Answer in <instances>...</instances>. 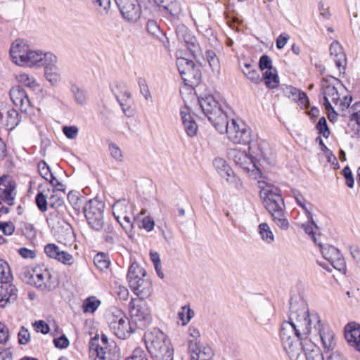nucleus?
Segmentation results:
<instances>
[{
	"label": "nucleus",
	"mask_w": 360,
	"mask_h": 360,
	"mask_svg": "<svg viewBox=\"0 0 360 360\" xmlns=\"http://www.w3.org/2000/svg\"><path fill=\"white\" fill-rule=\"evenodd\" d=\"M70 91L76 104L83 106L87 103L89 96L85 89L75 83H72L70 86Z\"/></svg>",
	"instance_id": "nucleus-28"
},
{
	"label": "nucleus",
	"mask_w": 360,
	"mask_h": 360,
	"mask_svg": "<svg viewBox=\"0 0 360 360\" xmlns=\"http://www.w3.org/2000/svg\"><path fill=\"white\" fill-rule=\"evenodd\" d=\"M207 62L213 70H219V61L215 53L212 50H207L205 53Z\"/></svg>",
	"instance_id": "nucleus-45"
},
{
	"label": "nucleus",
	"mask_w": 360,
	"mask_h": 360,
	"mask_svg": "<svg viewBox=\"0 0 360 360\" xmlns=\"http://www.w3.org/2000/svg\"><path fill=\"white\" fill-rule=\"evenodd\" d=\"M110 329L118 338L125 340L134 333L129 319L122 313L114 316L110 322Z\"/></svg>",
	"instance_id": "nucleus-12"
},
{
	"label": "nucleus",
	"mask_w": 360,
	"mask_h": 360,
	"mask_svg": "<svg viewBox=\"0 0 360 360\" xmlns=\"http://www.w3.org/2000/svg\"><path fill=\"white\" fill-rule=\"evenodd\" d=\"M16 78L20 83L31 89H34L39 86V84L34 78L26 73L20 72L17 75Z\"/></svg>",
	"instance_id": "nucleus-38"
},
{
	"label": "nucleus",
	"mask_w": 360,
	"mask_h": 360,
	"mask_svg": "<svg viewBox=\"0 0 360 360\" xmlns=\"http://www.w3.org/2000/svg\"><path fill=\"white\" fill-rule=\"evenodd\" d=\"M316 333L325 349L333 350L335 345V334L333 330L328 326L321 323V319L319 322L312 323V330Z\"/></svg>",
	"instance_id": "nucleus-15"
},
{
	"label": "nucleus",
	"mask_w": 360,
	"mask_h": 360,
	"mask_svg": "<svg viewBox=\"0 0 360 360\" xmlns=\"http://www.w3.org/2000/svg\"><path fill=\"white\" fill-rule=\"evenodd\" d=\"M56 62L57 58L54 54L50 52H42L41 66H44V69H46V67L52 68V66H56Z\"/></svg>",
	"instance_id": "nucleus-44"
},
{
	"label": "nucleus",
	"mask_w": 360,
	"mask_h": 360,
	"mask_svg": "<svg viewBox=\"0 0 360 360\" xmlns=\"http://www.w3.org/2000/svg\"><path fill=\"white\" fill-rule=\"evenodd\" d=\"M259 233L261 238L268 244H271L274 240V236L270 230L266 223H262L258 226Z\"/></svg>",
	"instance_id": "nucleus-37"
},
{
	"label": "nucleus",
	"mask_w": 360,
	"mask_h": 360,
	"mask_svg": "<svg viewBox=\"0 0 360 360\" xmlns=\"http://www.w3.org/2000/svg\"><path fill=\"white\" fill-rule=\"evenodd\" d=\"M12 278L8 264L0 259V307H5L17 300L18 290L10 283Z\"/></svg>",
	"instance_id": "nucleus-9"
},
{
	"label": "nucleus",
	"mask_w": 360,
	"mask_h": 360,
	"mask_svg": "<svg viewBox=\"0 0 360 360\" xmlns=\"http://www.w3.org/2000/svg\"><path fill=\"white\" fill-rule=\"evenodd\" d=\"M36 204L39 208V210L41 212H45L47 210V200L46 197L43 194V193L39 192L37 193L36 196Z\"/></svg>",
	"instance_id": "nucleus-54"
},
{
	"label": "nucleus",
	"mask_w": 360,
	"mask_h": 360,
	"mask_svg": "<svg viewBox=\"0 0 360 360\" xmlns=\"http://www.w3.org/2000/svg\"><path fill=\"white\" fill-rule=\"evenodd\" d=\"M20 279L25 283L41 290L51 291L58 285V279L49 270L43 266H24L20 272Z\"/></svg>",
	"instance_id": "nucleus-5"
},
{
	"label": "nucleus",
	"mask_w": 360,
	"mask_h": 360,
	"mask_svg": "<svg viewBox=\"0 0 360 360\" xmlns=\"http://www.w3.org/2000/svg\"><path fill=\"white\" fill-rule=\"evenodd\" d=\"M321 248V252L323 257L328 260L335 269H340L345 266V262L342 255L338 249L334 246L316 243Z\"/></svg>",
	"instance_id": "nucleus-20"
},
{
	"label": "nucleus",
	"mask_w": 360,
	"mask_h": 360,
	"mask_svg": "<svg viewBox=\"0 0 360 360\" xmlns=\"http://www.w3.org/2000/svg\"><path fill=\"white\" fill-rule=\"evenodd\" d=\"M198 104L211 124L216 129H224L225 120L228 117L221 105L212 95L198 97Z\"/></svg>",
	"instance_id": "nucleus-7"
},
{
	"label": "nucleus",
	"mask_w": 360,
	"mask_h": 360,
	"mask_svg": "<svg viewBox=\"0 0 360 360\" xmlns=\"http://www.w3.org/2000/svg\"><path fill=\"white\" fill-rule=\"evenodd\" d=\"M30 340V334L29 331L25 328V327H21L18 333V342L20 345H26Z\"/></svg>",
	"instance_id": "nucleus-58"
},
{
	"label": "nucleus",
	"mask_w": 360,
	"mask_h": 360,
	"mask_svg": "<svg viewBox=\"0 0 360 360\" xmlns=\"http://www.w3.org/2000/svg\"><path fill=\"white\" fill-rule=\"evenodd\" d=\"M246 77L249 80L255 84H258L263 81V78H262L258 70L256 69L248 71Z\"/></svg>",
	"instance_id": "nucleus-61"
},
{
	"label": "nucleus",
	"mask_w": 360,
	"mask_h": 360,
	"mask_svg": "<svg viewBox=\"0 0 360 360\" xmlns=\"http://www.w3.org/2000/svg\"><path fill=\"white\" fill-rule=\"evenodd\" d=\"M109 150L110 152L111 155L117 160H122V154L120 148L114 143H110L109 145Z\"/></svg>",
	"instance_id": "nucleus-63"
},
{
	"label": "nucleus",
	"mask_w": 360,
	"mask_h": 360,
	"mask_svg": "<svg viewBox=\"0 0 360 360\" xmlns=\"http://www.w3.org/2000/svg\"><path fill=\"white\" fill-rule=\"evenodd\" d=\"M42 60V51L39 50H33L30 49L27 58L25 61L26 66L32 67L36 65V67L41 66Z\"/></svg>",
	"instance_id": "nucleus-34"
},
{
	"label": "nucleus",
	"mask_w": 360,
	"mask_h": 360,
	"mask_svg": "<svg viewBox=\"0 0 360 360\" xmlns=\"http://www.w3.org/2000/svg\"><path fill=\"white\" fill-rule=\"evenodd\" d=\"M225 179L227 181V182L233 184L234 187L237 189H240L243 187V181L239 177L236 176L234 174L233 170L231 171L230 175L226 176Z\"/></svg>",
	"instance_id": "nucleus-57"
},
{
	"label": "nucleus",
	"mask_w": 360,
	"mask_h": 360,
	"mask_svg": "<svg viewBox=\"0 0 360 360\" xmlns=\"http://www.w3.org/2000/svg\"><path fill=\"white\" fill-rule=\"evenodd\" d=\"M44 252L48 257L56 259L65 265L70 266L74 264L75 259L73 256L68 252L62 250L54 243L46 245Z\"/></svg>",
	"instance_id": "nucleus-18"
},
{
	"label": "nucleus",
	"mask_w": 360,
	"mask_h": 360,
	"mask_svg": "<svg viewBox=\"0 0 360 360\" xmlns=\"http://www.w3.org/2000/svg\"><path fill=\"white\" fill-rule=\"evenodd\" d=\"M105 207L103 201L94 198L86 203L84 212L89 226L96 231H103L105 241L113 245L115 233L112 224L105 221Z\"/></svg>",
	"instance_id": "nucleus-3"
},
{
	"label": "nucleus",
	"mask_w": 360,
	"mask_h": 360,
	"mask_svg": "<svg viewBox=\"0 0 360 360\" xmlns=\"http://www.w3.org/2000/svg\"><path fill=\"white\" fill-rule=\"evenodd\" d=\"M330 56L340 72H344L347 65V58L343 48L338 41H333L330 46Z\"/></svg>",
	"instance_id": "nucleus-22"
},
{
	"label": "nucleus",
	"mask_w": 360,
	"mask_h": 360,
	"mask_svg": "<svg viewBox=\"0 0 360 360\" xmlns=\"http://www.w3.org/2000/svg\"><path fill=\"white\" fill-rule=\"evenodd\" d=\"M345 337L349 345L360 352V324L347 323L345 326Z\"/></svg>",
	"instance_id": "nucleus-23"
},
{
	"label": "nucleus",
	"mask_w": 360,
	"mask_h": 360,
	"mask_svg": "<svg viewBox=\"0 0 360 360\" xmlns=\"http://www.w3.org/2000/svg\"><path fill=\"white\" fill-rule=\"evenodd\" d=\"M31 47L23 39H17L11 44L10 55L13 63L23 66Z\"/></svg>",
	"instance_id": "nucleus-17"
},
{
	"label": "nucleus",
	"mask_w": 360,
	"mask_h": 360,
	"mask_svg": "<svg viewBox=\"0 0 360 360\" xmlns=\"http://www.w3.org/2000/svg\"><path fill=\"white\" fill-rule=\"evenodd\" d=\"M10 97L13 104L22 112H27L31 107V102L27 93L20 86H15L10 90Z\"/></svg>",
	"instance_id": "nucleus-19"
},
{
	"label": "nucleus",
	"mask_w": 360,
	"mask_h": 360,
	"mask_svg": "<svg viewBox=\"0 0 360 360\" xmlns=\"http://www.w3.org/2000/svg\"><path fill=\"white\" fill-rule=\"evenodd\" d=\"M7 126L11 129L19 124V114L15 109H10L7 111Z\"/></svg>",
	"instance_id": "nucleus-41"
},
{
	"label": "nucleus",
	"mask_w": 360,
	"mask_h": 360,
	"mask_svg": "<svg viewBox=\"0 0 360 360\" xmlns=\"http://www.w3.org/2000/svg\"><path fill=\"white\" fill-rule=\"evenodd\" d=\"M165 12L167 18L172 22L179 20L182 15V8L181 4L177 0H173L170 4L166 7Z\"/></svg>",
	"instance_id": "nucleus-31"
},
{
	"label": "nucleus",
	"mask_w": 360,
	"mask_h": 360,
	"mask_svg": "<svg viewBox=\"0 0 360 360\" xmlns=\"http://www.w3.org/2000/svg\"><path fill=\"white\" fill-rule=\"evenodd\" d=\"M181 78L186 85L198 84L201 77V72L195 65L185 70V74H181Z\"/></svg>",
	"instance_id": "nucleus-30"
},
{
	"label": "nucleus",
	"mask_w": 360,
	"mask_h": 360,
	"mask_svg": "<svg viewBox=\"0 0 360 360\" xmlns=\"http://www.w3.org/2000/svg\"><path fill=\"white\" fill-rule=\"evenodd\" d=\"M175 32L178 41L185 46L194 57L200 54L201 50L196 37L185 25H176Z\"/></svg>",
	"instance_id": "nucleus-11"
},
{
	"label": "nucleus",
	"mask_w": 360,
	"mask_h": 360,
	"mask_svg": "<svg viewBox=\"0 0 360 360\" xmlns=\"http://www.w3.org/2000/svg\"><path fill=\"white\" fill-rule=\"evenodd\" d=\"M146 271L136 263L129 268L127 280L131 290L139 297L138 300L148 297L152 292V283L145 278Z\"/></svg>",
	"instance_id": "nucleus-8"
},
{
	"label": "nucleus",
	"mask_w": 360,
	"mask_h": 360,
	"mask_svg": "<svg viewBox=\"0 0 360 360\" xmlns=\"http://www.w3.org/2000/svg\"><path fill=\"white\" fill-rule=\"evenodd\" d=\"M224 126V130L217 129L220 134L226 133L229 139L235 143L248 144L249 150L256 155L258 160L271 162V152L268 143L264 141H261L255 150L250 139V129L244 124L242 123L240 125L233 119L229 123L227 119Z\"/></svg>",
	"instance_id": "nucleus-2"
},
{
	"label": "nucleus",
	"mask_w": 360,
	"mask_h": 360,
	"mask_svg": "<svg viewBox=\"0 0 360 360\" xmlns=\"http://www.w3.org/2000/svg\"><path fill=\"white\" fill-rule=\"evenodd\" d=\"M44 75L52 86H57L61 80V72L57 66L46 67L44 69Z\"/></svg>",
	"instance_id": "nucleus-33"
},
{
	"label": "nucleus",
	"mask_w": 360,
	"mask_h": 360,
	"mask_svg": "<svg viewBox=\"0 0 360 360\" xmlns=\"http://www.w3.org/2000/svg\"><path fill=\"white\" fill-rule=\"evenodd\" d=\"M146 347L153 360H173L174 348L170 340L159 328H153L144 334Z\"/></svg>",
	"instance_id": "nucleus-4"
},
{
	"label": "nucleus",
	"mask_w": 360,
	"mask_h": 360,
	"mask_svg": "<svg viewBox=\"0 0 360 360\" xmlns=\"http://www.w3.org/2000/svg\"><path fill=\"white\" fill-rule=\"evenodd\" d=\"M117 221L120 223V226L123 228L128 236L131 237L134 225L129 215H124V217H122V219H120V220Z\"/></svg>",
	"instance_id": "nucleus-46"
},
{
	"label": "nucleus",
	"mask_w": 360,
	"mask_h": 360,
	"mask_svg": "<svg viewBox=\"0 0 360 360\" xmlns=\"http://www.w3.org/2000/svg\"><path fill=\"white\" fill-rule=\"evenodd\" d=\"M291 193L293 197L295 198L297 204L304 210L306 214H307V211L309 210L307 209L305 205L306 200L304 198L303 195L299 191L295 188L291 190Z\"/></svg>",
	"instance_id": "nucleus-49"
},
{
	"label": "nucleus",
	"mask_w": 360,
	"mask_h": 360,
	"mask_svg": "<svg viewBox=\"0 0 360 360\" xmlns=\"http://www.w3.org/2000/svg\"><path fill=\"white\" fill-rule=\"evenodd\" d=\"M213 165L222 178H226L231 173L232 169L223 158H215L213 161Z\"/></svg>",
	"instance_id": "nucleus-35"
},
{
	"label": "nucleus",
	"mask_w": 360,
	"mask_h": 360,
	"mask_svg": "<svg viewBox=\"0 0 360 360\" xmlns=\"http://www.w3.org/2000/svg\"><path fill=\"white\" fill-rule=\"evenodd\" d=\"M129 311L132 321L139 328H143L150 323V309L143 300L131 299Z\"/></svg>",
	"instance_id": "nucleus-10"
},
{
	"label": "nucleus",
	"mask_w": 360,
	"mask_h": 360,
	"mask_svg": "<svg viewBox=\"0 0 360 360\" xmlns=\"http://www.w3.org/2000/svg\"><path fill=\"white\" fill-rule=\"evenodd\" d=\"M53 343L56 347L60 349L67 348L70 345L69 340L65 335H61L60 338H55Z\"/></svg>",
	"instance_id": "nucleus-60"
},
{
	"label": "nucleus",
	"mask_w": 360,
	"mask_h": 360,
	"mask_svg": "<svg viewBox=\"0 0 360 360\" xmlns=\"http://www.w3.org/2000/svg\"><path fill=\"white\" fill-rule=\"evenodd\" d=\"M193 315V311L191 310L189 307H182V311L179 313V316L180 319L182 321L183 325L188 323L191 319Z\"/></svg>",
	"instance_id": "nucleus-53"
},
{
	"label": "nucleus",
	"mask_w": 360,
	"mask_h": 360,
	"mask_svg": "<svg viewBox=\"0 0 360 360\" xmlns=\"http://www.w3.org/2000/svg\"><path fill=\"white\" fill-rule=\"evenodd\" d=\"M319 322V316L309 313L305 301L296 295L290 298L289 321L282 323L280 337L282 345L292 360L300 356L302 345L312 333V323Z\"/></svg>",
	"instance_id": "nucleus-1"
},
{
	"label": "nucleus",
	"mask_w": 360,
	"mask_h": 360,
	"mask_svg": "<svg viewBox=\"0 0 360 360\" xmlns=\"http://www.w3.org/2000/svg\"><path fill=\"white\" fill-rule=\"evenodd\" d=\"M123 18L135 22L141 15V8L138 0H115Z\"/></svg>",
	"instance_id": "nucleus-14"
},
{
	"label": "nucleus",
	"mask_w": 360,
	"mask_h": 360,
	"mask_svg": "<svg viewBox=\"0 0 360 360\" xmlns=\"http://www.w3.org/2000/svg\"><path fill=\"white\" fill-rule=\"evenodd\" d=\"M354 112L351 115V121L360 124V102L356 103L352 106Z\"/></svg>",
	"instance_id": "nucleus-64"
},
{
	"label": "nucleus",
	"mask_w": 360,
	"mask_h": 360,
	"mask_svg": "<svg viewBox=\"0 0 360 360\" xmlns=\"http://www.w3.org/2000/svg\"><path fill=\"white\" fill-rule=\"evenodd\" d=\"M266 86L269 89H275L279 84V78L276 68L266 70L262 77Z\"/></svg>",
	"instance_id": "nucleus-32"
},
{
	"label": "nucleus",
	"mask_w": 360,
	"mask_h": 360,
	"mask_svg": "<svg viewBox=\"0 0 360 360\" xmlns=\"http://www.w3.org/2000/svg\"><path fill=\"white\" fill-rule=\"evenodd\" d=\"M19 255L24 259H34L37 257V252L27 248H20L18 250Z\"/></svg>",
	"instance_id": "nucleus-59"
},
{
	"label": "nucleus",
	"mask_w": 360,
	"mask_h": 360,
	"mask_svg": "<svg viewBox=\"0 0 360 360\" xmlns=\"http://www.w3.org/2000/svg\"><path fill=\"white\" fill-rule=\"evenodd\" d=\"M180 113L182 123L187 135L190 137L195 136L197 134L198 125L193 117L191 115L189 109L187 107H184L181 110Z\"/></svg>",
	"instance_id": "nucleus-26"
},
{
	"label": "nucleus",
	"mask_w": 360,
	"mask_h": 360,
	"mask_svg": "<svg viewBox=\"0 0 360 360\" xmlns=\"http://www.w3.org/2000/svg\"><path fill=\"white\" fill-rule=\"evenodd\" d=\"M194 64L192 60L184 57H179L176 60V65L180 75L185 74V70L194 65Z\"/></svg>",
	"instance_id": "nucleus-42"
},
{
	"label": "nucleus",
	"mask_w": 360,
	"mask_h": 360,
	"mask_svg": "<svg viewBox=\"0 0 360 360\" xmlns=\"http://www.w3.org/2000/svg\"><path fill=\"white\" fill-rule=\"evenodd\" d=\"M259 68L262 71L264 70H270V69H274L272 65V60L267 55H262L260 57L259 60Z\"/></svg>",
	"instance_id": "nucleus-50"
},
{
	"label": "nucleus",
	"mask_w": 360,
	"mask_h": 360,
	"mask_svg": "<svg viewBox=\"0 0 360 360\" xmlns=\"http://www.w3.org/2000/svg\"><path fill=\"white\" fill-rule=\"evenodd\" d=\"M321 94L323 96V105L326 110L332 109L330 99L335 105H337L340 101V95L337 88L334 85L328 84L327 81H324L322 84Z\"/></svg>",
	"instance_id": "nucleus-24"
},
{
	"label": "nucleus",
	"mask_w": 360,
	"mask_h": 360,
	"mask_svg": "<svg viewBox=\"0 0 360 360\" xmlns=\"http://www.w3.org/2000/svg\"><path fill=\"white\" fill-rule=\"evenodd\" d=\"M260 196L263 198L264 206L276 225L282 229H287L289 223L284 216V202L278 188L271 186L262 188Z\"/></svg>",
	"instance_id": "nucleus-6"
},
{
	"label": "nucleus",
	"mask_w": 360,
	"mask_h": 360,
	"mask_svg": "<svg viewBox=\"0 0 360 360\" xmlns=\"http://www.w3.org/2000/svg\"><path fill=\"white\" fill-rule=\"evenodd\" d=\"M34 327L37 332H41L43 334H46L49 332V326L44 321H37L34 323Z\"/></svg>",
	"instance_id": "nucleus-62"
},
{
	"label": "nucleus",
	"mask_w": 360,
	"mask_h": 360,
	"mask_svg": "<svg viewBox=\"0 0 360 360\" xmlns=\"http://www.w3.org/2000/svg\"><path fill=\"white\" fill-rule=\"evenodd\" d=\"M274 315L273 307L269 302H262L254 309L255 320L261 326H267L270 323Z\"/></svg>",
	"instance_id": "nucleus-21"
},
{
	"label": "nucleus",
	"mask_w": 360,
	"mask_h": 360,
	"mask_svg": "<svg viewBox=\"0 0 360 360\" xmlns=\"http://www.w3.org/2000/svg\"><path fill=\"white\" fill-rule=\"evenodd\" d=\"M283 92L285 96L288 97L293 101L299 102L300 104L304 107H307L309 104L307 94L297 88L292 86H288L284 89Z\"/></svg>",
	"instance_id": "nucleus-27"
},
{
	"label": "nucleus",
	"mask_w": 360,
	"mask_h": 360,
	"mask_svg": "<svg viewBox=\"0 0 360 360\" xmlns=\"http://www.w3.org/2000/svg\"><path fill=\"white\" fill-rule=\"evenodd\" d=\"M138 84L139 86L140 92L145 98V99H150L152 96L146 79L143 78H139Z\"/></svg>",
	"instance_id": "nucleus-51"
},
{
	"label": "nucleus",
	"mask_w": 360,
	"mask_h": 360,
	"mask_svg": "<svg viewBox=\"0 0 360 360\" xmlns=\"http://www.w3.org/2000/svg\"><path fill=\"white\" fill-rule=\"evenodd\" d=\"M94 262L96 266L101 271H103L109 267L110 264L108 259L107 256L103 253L97 254L94 259Z\"/></svg>",
	"instance_id": "nucleus-39"
},
{
	"label": "nucleus",
	"mask_w": 360,
	"mask_h": 360,
	"mask_svg": "<svg viewBox=\"0 0 360 360\" xmlns=\"http://www.w3.org/2000/svg\"><path fill=\"white\" fill-rule=\"evenodd\" d=\"M78 127L76 126H65L63 127V132L70 139H74L77 136Z\"/></svg>",
	"instance_id": "nucleus-55"
},
{
	"label": "nucleus",
	"mask_w": 360,
	"mask_h": 360,
	"mask_svg": "<svg viewBox=\"0 0 360 360\" xmlns=\"http://www.w3.org/2000/svg\"><path fill=\"white\" fill-rule=\"evenodd\" d=\"M125 360H148L146 352L141 347L136 348L132 354Z\"/></svg>",
	"instance_id": "nucleus-52"
},
{
	"label": "nucleus",
	"mask_w": 360,
	"mask_h": 360,
	"mask_svg": "<svg viewBox=\"0 0 360 360\" xmlns=\"http://www.w3.org/2000/svg\"><path fill=\"white\" fill-rule=\"evenodd\" d=\"M307 217L309 220L308 224H303L302 225L304 232L308 234L314 240L315 243H317V239L314 235V228L318 229V226L314 221L313 214L310 211H307Z\"/></svg>",
	"instance_id": "nucleus-36"
},
{
	"label": "nucleus",
	"mask_w": 360,
	"mask_h": 360,
	"mask_svg": "<svg viewBox=\"0 0 360 360\" xmlns=\"http://www.w3.org/2000/svg\"><path fill=\"white\" fill-rule=\"evenodd\" d=\"M38 169L40 175L46 181H49L51 179V177L53 175L51 172L49 166L46 164L45 161L42 160L39 162Z\"/></svg>",
	"instance_id": "nucleus-48"
},
{
	"label": "nucleus",
	"mask_w": 360,
	"mask_h": 360,
	"mask_svg": "<svg viewBox=\"0 0 360 360\" xmlns=\"http://www.w3.org/2000/svg\"><path fill=\"white\" fill-rule=\"evenodd\" d=\"M304 342L300 355L304 353L306 360H324L320 349L311 341V338Z\"/></svg>",
	"instance_id": "nucleus-25"
},
{
	"label": "nucleus",
	"mask_w": 360,
	"mask_h": 360,
	"mask_svg": "<svg viewBox=\"0 0 360 360\" xmlns=\"http://www.w3.org/2000/svg\"><path fill=\"white\" fill-rule=\"evenodd\" d=\"M15 195L16 184L15 181L8 175H3L0 177V199L11 206L14 204Z\"/></svg>",
	"instance_id": "nucleus-13"
},
{
	"label": "nucleus",
	"mask_w": 360,
	"mask_h": 360,
	"mask_svg": "<svg viewBox=\"0 0 360 360\" xmlns=\"http://www.w3.org/2000/svg\"><path fill=\"white\" fill-rule=\"evenodd\" d=\"M228 155L229 159L232 160L236 165L241 167L243 169L250 172L256 169L259 173H261L252 158L248 156L245 152L236 148H231L228 151Z\"/></svg>",
	"instance_id": "nucleus-16"
},
{
	"label": "nucleus",
	"mask_w": 360,
	"mask_h": 360,
	"mask_svg": "<svg viewBox=\"0 0 360 360\" xmlns=\"http://www.w3.org/2000/svg\"><path fill=\"white\" fill-rule=\"evenodd\" d=\"M100 304V301L91 297L86 299L82 305L84 312L94 313Z\"/></svg>",
	"instance_id": "nucleus-40"
},
{
	"label": "nucleus",
	"mask_w": 360,
	"mask_h": 360,
	"mask_svg": "<svg viewBox=\"0 0 360 360\" xmlns=\"http://www.w3.org/2000/svg\"><path fill=\"white\" fill-rule=\"evenodd\" d=\"M343 176L346 180V184L349 188H353L354 185V179L352 170L348 166H346L342 170Z\"/></svg>",
	"instance_id": "nucleus-56"
},
{
	"label": "nucleus",
	"mask_w": 360,
	"mask_h": 360,
	"mask_svg": "<svg viewBox=\"0 0 360 360\" xmlns=\"http://www.w3.org/2000/svg\"><path fill=\"white\" fill-rule=\"evenodd\" d=\"M132 205L125 199L116 201L112 205V213L117 221L124 215H128V210L131 211Z\"/></svg>",
	"instance_id": "nucleus-29"
},
{
	"label": "nucleus",
	"mask_w": 360,
	"mask_h": 360,
	"mask_svg": "<svg viewBox=\"0 0 360 360\" xmlns=\"http://www.w3.org/2000/svg\"><path fill=\"white\" fill-rule=\"evenodd\" d=\"M316 129L318 130L319 134H322L325 138H328L330 135V130L327 124L326 119L322 117L319 119L316 125Z\"/></svg>",
	"instance_id": "nucleus-47"
},
{
	"label": "nucleus",
	"mask_w": 360,
	"mask_h": 360,
	"mask_svg": "<svg viewBox=\"0 0 360 360\" xmlns=\"http://www.w3.org/2000/svg\"><path fill=\"white\" fill-rule=\"evenodd\" d=\"M212 352L210 347L200 348L198 354L192 356L191 360H210L212 359Z\"/></svg>",
	"instance_id": "nucleus-43"
}]
</instances>
